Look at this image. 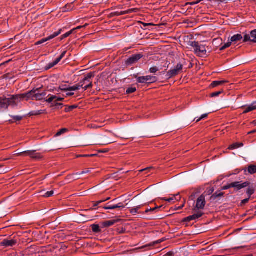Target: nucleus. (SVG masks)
I'll return each mask as SVG.
<instances>
[{
	"mask_svg": "<svg viewBox=\"0 0 256 256\" xmlns=\"http://www.w3.org/2000/svg\"><path fill=\"white\" fill-rule=\"evenodd\" d=\"M124 206L122 203H119L117 204L106 206L104 208L105 210H114L117 208H124Z\"/></svg>",
	"mask_w": 256,
	"mask_h": 256,
	"instance_id": "f3484780",
	"label": "nucleus"
},
{
	"mask_svg": "<svg viewBox=\"0 0 256 256\" xmlns=\"http://www.w3.org/2000/svg\"><path fill=\"white\" fill-rule=\"evenodd\" d=\"M244 172L246 175L248 174H253L256 173V166L250 164L248 168L244 170Z\"/></svg>",
	"mask_w": 256,
	"mask_h": 256,
	"instance_id": "dca6fc26",
	"label": "nucleus"
},
{
	"mask_svg": "<svg viewBox=\"0 0 256 256\" xmlns=\"http://www.w3.org/2000/svg\"><path fill=\"white\" fill-rule=\"evenodd\" d=\"M243 38V36L240 34H236L233 36L230 40V42L234 44H236L237 42L242 40Z\"/></svg>",
	"mask_w": 256,
	"mask_h": 256,
	"instance_id": "a211bd4d",
	"label": "nucleus"
},
{
	"mask_svg": "<svg viewBox=\"0 0 256 256\" xmlns=\"http://www.w3.org/2000/svg\"><path fill=\"white\" fill-rule=\"evenodd\" d=\"M87 26V24H85L84 25V26H78V27H76V28H74V29H75V30H79V29H80L81 28H84L86 27V26Z\"/></svg>",
	"mask_w": 256,
	"mask_h": 256,
	"instance_id": "603ef678",
	"label": "nucleus"
},
{
	"mask_svg": "<svg viewBox=\"0 0 256 256\" xmlns=\"http://www.w3.org/2000/svg\"><path fill=\"white\" fill-rule=\"evenodd\" d=\"M232 42H230V41H229L228 42L224 44V46H222L220 48V50H225L226 48H229L231 44H232Z\"/></svg>",
	"mask_w": 256,
	"mask_h": 256,
	"instance_id": "cd10ccee",
	"label": "nucleus"
},
{
	"mask_svg": "<svg viewBox=\"0 0 256 256\" xmlns=\"http://www.w3.org/2000/svg\"><path fill=\"white\" fill-rule=\"evenodd\" d=\"M222 92H223L222 90L216 92L211 94L210 96L212 97H216V96H218L220 94H222Z\"/></svg>",
	"mask_w": 256,
	"mask_h": 256,
	"instance_id": "ea45409f",
	"label": "nucleus"
},
{
	"mask_svg": "<svg viewBox=\"0 0 256 256\" xmlns=\"http://www.w3.org/2000/svg\"><path fill=\"white\" fill-rule=\"evenodd\" d=\"M184 204H183L180 207H179L178 209H180L181 208H182V207H184Z\"/></svg>",
	"mask_w": 256,
	"mask_h": 256,
	"instance_id": "e2e57ef3",
	"label": "nucleus"
},
{
	"mask_svg": "<svg viewBox=\"0 0 256 256\" xmlns=\"http://www.w3.org/2000/svg\"><path fill=\"white\" fill-rule=\"evenodd\" d=\"M243 146H244V144L242 143L236 142V143L233 144L232 145L230 146L228 148V149L230 150H234V149L242 147Z\"/></svg>",
	"mask_w": 256,
	"mask_h": 256,
	"instance_id": "5701e85b",
	"label": "nucleus"
},
{
	"mask_svg": "<svg viewBox=\"0 0 256 256\" xmlns=\"http://www.w3.org/2000/svg\"><path fill=\"white\" fill-rule=\"evenodd\" d=\"M15 121H20L22 120V117L20 116H11Z\"/></svg>",
	"mask_w": 256,
	"mask_h": 256,
	"instance_id": "79ce46f5",
	"label": "nucleus"
},
{
	"mask_svg": "<svg viewBox=\"0 0 256 256\" xmlns=\"http://www.w3.org/2000/svg\"><path fill=\"white\" fill-rule=\"evenodd\" d=\"M190 46L194 48L195 54L200 57H204L207 54L206 48L208 47L204 42H192Z\"/></svg>",
	"mask_w": 256,
	"mask_h": 256,
	"instance_id": "7ed1b4c3",
	"label": "nucleus"
},
{
	"mask_svg": "<svg viewBox=\"0 0 256 256\" xmlns=\"http://www.w3.org/2000/svg\"><path fill=\"white\" fill-rule=\"evenodd\" d=\"M158 70H159V68L156 66H154L150 68V72L152 74H154V73L156 72H158Z\"/></svg>",
	"mask_w": 256,
	"mask_h": 256,
	"instance_id": "72a5a7b5",
	"label": "nucleus"
},
{
	"mask_svg": "<svg viewBox=\"0 0 256 256\" xmlns=\"http://www.w3.org/2000/svg\"><path fill=\"white\" fill-rule=\"evenodd\" d=\"M94 154H86V155H80L78 156V157H91L94 156Z\"/></svg>",
	"mask_w": 256,
	"mask_h": 256,
	"instance_id": "09e8293b",
	"label": "nucleus"
},
{
	"mask_svg": "<svg viewBox=\"0 0 256 256\" xmlns=\"http://www.w3.org/2000/svg\"><path fill=\"white\" fill-rule=\"evenodd\" d=\"M76 108H77L76 106L72 105V106H71L66 108H65V111H66V112H70Z\"/></svg>",
	"mask_w": 256,
	"mask_h": 256,
	"instance_id": "e433bc0d",
	"label": "nucleus"
},
{
	"mask_svg": "<svg viewBox=\"0 0 256 256\" xmlns=\"http://www.w3.org/2000/svg\"><path fill=\"white\" fill-rule=\"evenodd\" d=\"M75 30V29H72L71 30L66 32L62 36L61 40H62L64 38H65L68 36H69Z\"/></svg>",
	"mask_w": 256,
	"mask_h": 256,
	"instance_id": "bb28decb",
	"label": "nucleus"
},
{
	"mask_svg": "<svg viewBox=\"0 0 256 256\" xmlns=\"http://www.w3.org/2000/svg\"><path fill=\"white\" fill-rule=\"evenodd\" d=\"M214 192V190H211V192Z\"/></svg>",
	"mask_w": 256,
	"mask_h": 256,
	"instance_id": "774afa93",
	"label": "nucleus"
},
{
	"mask_svg": "<svg viewBox=\"0 0 256 256\" xmlns=\"http://www.w3.org/2000/svg\"><path fill=\"white\" fill-rule=\"evenodd\" d=\"M150 169H151V168H147L145 169V170H150ZM144 170H142L141 171H144Z\"/></svg>",
	"mask_w": 256,
	"mask_h": 256,
	"instance_id": "680f3d73",
	"label": "nucleus"
},
{
	"mask_svg": "<svg viewBox=\"0 0 256 256\" xmlns=\"http://www.w3.org/2000/svg\"><path fill=\"white\" fill-rule=\"evenodd\" d=\"M162 200L164 201L168 202H175V201L174 200V196H172V197L170 198H162Z\"/></svg>",
	"mask_w": 256,
	"mask_h": 256,
	"instance_id": "4c0bfd02",
	"label": "nucleus"
},
{
	"mask_svg": "<svg viewBox=\"0 0 256 256\" xmlns=\"http://www.w3.org/2000/svg\"><path fill=\"white\" fill-rule=\"evenodd\" d=\"M79 82L78 84H76L72 86H70V91H75L80 90L82 87V84Z\"/></svg>",
	"mask_w": 256,
	"mask_h": 256,
	"instance_id": "412c9836",
	"label": "nucleus"
},
{
	"mask_svg": "<svg viewBox=\"0 0 256 256\" xmlns=\"http://www.w3.org/2000/svg\"><path fill=\"white\" fill-rule=\"evenodd\" d=\"M70 86L66 85H62L59 86V90L62 91H70Z\"/></svg>",
	"mask_w": 256,
	"mask_h": 256,
	"instance_id": "c85d7f7f",
	"label": "nucleus"
},
{
	"mask_svg": "<svg viewBox=\"0 0 256 256\" xmlns=\"http://www.w3.org/2000/svg\"><path fill=\"white\" fill-rule=\"evenodd\" d=\"M2 166H3V165L0 164V168H2ZM6 172H7V171H4V170L0 171V174H1L2 173H6Z\"/></svg>",
	"mask_w": 256,
	"mask_h": 256,
	"instance_id": "13d9d810",
	"label": "nucleus"
},
{
	"mask_svg": "<svg viewBox=\"0 0 256 256\" xmlns=\"http://www.w3.org/2000/svg\"><path fill=\"white\" fill-rule=\"evenodd\" d=\"M7 159H0V161H3V160H6Z\"/></svg>",
	"mask_w": 256,
	"mask_h": 256,
	"instance_id": "69168bd1",
	"label": "nucleus"
},
{
	"mask_svg": "<svg viewBox=\"0 0 256 256\" xmlns=\"http://www.w3.org/2000/svg\"><path fill=\"white\" fill-rule=\"evenodd\" d=\"M16 242V241L14 239H4L0 242V245L6 247L12 246Z\"/></svg>",
	"mask_w": 256,
	"mask_h": 256,
	"instance_id": "4468645a",
	"label": "nucleus"
},
{
	"mask_svg": "<svg viewBox=\"0 0 256 256\" xmlns=\"http://www.w3.org/2000/svg\"><path fill=\"white\" fill-rule=\"evenodd\" d=\"M62 30H59L58 32H54L53 34H51L50 36H48V37L46 38H44L42 39L41 40L37 42L36 43V45H38L42 44L49 40H50L52 39H53L54 38H56V36H58L59 34H61Z\"/></svg>",
	"mask_w": 256,
	"mask_h": 256,
	"instance_id": "6e6552de",
	"label": "nucleus"
},
{
	"mask_svg": "<svg viewBox=\"0 0 256 256\" xmlns=\"http://www.w3.org/2000/svg\"><path fill=\"white\" fill-rule=\"evenodd\" d=\"M105 202V200H100V201L97 202H96V204H94V206H96L100 204V203H102V202Z\"/></svg>",
	"mask_w": 256,
	"mask_h": 256,
	"instance_id": "3c124183",
	"label": "nucleus"
},
{
	"mask_svg": "<svg viewBox=\"0 0 256 256\" xmlns=\"http://www.w3.org/2000/svg\"><path fill=\"white\" fill-rule=\"evenodd\" d=\"M68 132V129L64 128L61 130H60L56 134V136H58L62 134L65 133L66 132Z\"/></svg>",
	"mask_w": 256,
	"mask_h": 256,
	"instance_id": "c9c22d12",
	"label": "nucleus"
},
{
	"mask_svg": "<svg viewBox=\"0 0 256 256\" xmlns=\"http://www.w3.org/2000/svg\"><path fill=\"white\" fill-rule=\"evenodd\" d=\"M136 90V88H134V87L128 88L126 90V93L128 94H132V93L134 92Z\"/></svg>",
	"mask_w": 256,
	"mask_h": 256,
	"instance_id": "c756f323",
	"label": "nucleus"
},
{
	"mask_svg": "<svg viewBox=\"0 0 256 256\" xmlns=\"http://www.w3.org/2000/svg\"><path fill=\"white\" fill-rule=\"evenodd\" d=\"M28 156L34 160H40L42 158L41 154L36 152L35 150H26V156Z\"/></svg>",
	"mask_w": 256,
	"mask_h": 256,
	"instance_id": "1a4fd4ad",
	"label": "nucleus"
},
{
	"mask_svg": "<svg viewBox=\"0 0 256 256\" xmlns=\"http://www.w3.org/2000/svg\"><path fill=\"white\" fill-rule=\"evenodd\" d=\"M88 84L84 85L83 86L82 88H83L84 90L85 91L88 88H92L93 86L92 82H88Z\"/></svg>",
	"mask_w": 256,
	"mask_h": 256,
	"instance_id": "f704fd0d",
	"label": "nucleus"
},
{
	"mask_svg": "<svg viewBox=\"0 0 256 256\" xmlns=\"http://www.w3.org/2000/svg\"><path fill=\"white\" fill-rule=\"evenodd\" d=\"M161 207L162 206H159V207L157 206V207H155L154 208H146L144 212V213L146 214L150 212H154L156 210L160 209Z\"/></svg>",
	"mask_w": 256,
	"mask_h": 256,
	"instance_id": "7c9ffc66",
	"label": "nucleus"
},
{
	"mask_svg": "<svg viewBox=\"0 0 256 256\" xmlns=\"http://www.w3.org/2000/svg\"><path fill=\"white\" fill-rule=\"evenodd\" d=\"M256 102H254L250 105L248 106H244L242 107V108L244 110L243 112V114H246L251 111L254 110H256Z\"/></svg>",
	"mask_w": 256,
	"mask_h": 256,
	"instance_id": "2eb2a0df",
	"label": "nucleus"
},
{
	"mask_svg": "<svg viewBox=\"0 0 256 256\" xmlns=\"http://www.w3.org/2000/svg\"><path fill=\"white\" fill-rule=\"evenodd\" d=\"M94 76V74L93 72L88 73L86 76H85L84 78L80 80V82L82 84V86L84 85L88 84V82H92L91 78Z\"/></svg>",
	"mask_w": 256,
	"mask_h": 256,
	"instance_id": "ddd939ff",
	"label": "nucleus"
},
{
	"mask_svg": "<svg viewBox=\"0 0 256 256\" xmlns=\"http://www.w3.org/2000/svg\"><path fill=\"white\" fill-rule=\"evenodd\" d=\"M54 194V192L53 190L47 192L46 193H45L43 195L46 198H48L50 196H52Z\"/></svg>",
	"mask_w": 256,
	"mask_h": 256,
	"instance_id": "58836bf2",
	"label": "nucleus"
},
{
	"mask_svg": "<svg viewBox=\"0 0 256 256\" xmlns=\"http://www.w3.org/2000/svg\"><path fill=\"white\" fill-rule=\"evenodd\" d=\"M2 102V98L0 97V110L3 108Z\"/></svg>",
	"mask_w": 256,
	"mask_h": 256,
	"instance_id": "8fccbe9b",
	"label": "nucleus"
},
{
	"mask_svg": "<svg viewBox=\"0 0 256 256\" xmlns=\"http://www.w3.org/2000/svg\"><path fill=\"white\" fill-rule=\"evenodd\" d=\"M182 69V65L181 64H178L175 68L169 70L167 73V76L170 78L177 75L179 72Z\"/></svg>",
	"mask_w": 256,
	"mask_h": 256,
	"instance_id": "0eeeda50",
	"label": "nucleus"
},
{
	"mask_svg": "<svg viewBox=\"0 0 256 256\" xmlns=\"http://www.w3.org/2000/svg\"><path fill=\"white\" fill-rule=\"evenodd\" d=\"M249 199H250V198H246V199L242 200L241 202V204H244L248 202L249 201Z\"/></svg>",
	"mask_w": 256,
	"mask_h": 256,
	"instance_id": "de8ad7c7",
	"label": "nucleus"
},
{
	"mask_svg": "<svg viewBox=\"0 0 256 256\" xmlns=\"http://www.w3.org/2000/svg\"><path fill=\"white\" fill-rule=\"evenodd\" d=\"M109 199H110V198H107V199H106V200H105V201H106V200H109Z\"/></svg>",
	"mask_w": 256,
	"mask_h": 256,
	"instance_id": "338daca9",
	"label": "nucleus"
},
{
	"mask_svg": "<svg viewBox=\"0 0 256 256\" xmlns=\"http://www.w3.org/2000/svg\"><path fill=\"white\" fill-rule=\"evenodd\" d=\"M56 106H62V104H60V103H56Z\"/></svg>",
	"mask_w": 256,
	"mask_h": 256,
	"instance_id": "052dcab7",
	"label": "nucleus"
},
{
	"mask_svg": "<svg viewBox=\"0 0 256 256\" xmlns=\"http://www.w3.org/2000/svg\"><path fill=\"white\" fill-rule=\"evenodd\" d=\"M244 42H252L256 43V29L250 32V34L244 33Z\"/></svg>",
	"mask_w": 256,
	"mask_h": 256,
	"instance_id": "423d86ee",
	"label": "nucleus"
},
{
	"mask_svg": "<svg viewBox=\"0 0 256 256\" xmlns=\"http://www.w3.org/2000/svg\"><path fill=\"white\" fill-rule=\"evenodd\" d=\"M66 53V51L63 52L60 54V56L58 58H56L54 62L49 63L47 66V69L51 68H52L56 65L65 56Z\"/></svg>",
	"mask_w": 256,
	"mask_h": 256,
	"instance_id": "f8f14e48",
	"label": "nucleus"
},
{
	"mask_svg": "<svg viewBox=\"0 0 256 256\" xmlns=\"http://www.w3.org/2000/svg\"><path fill=\"white\" fill-rule=\"evenodd\" d=\"M223 83H224V81H214L212 82V87H216L222 84Z\"/></svg>",
	"mask_w": 256,
	"mask_h": 256,
	"instance_id": "2f4dec72",
	"label": "nucleus"
},
{
	"mask_svg": "<svg viewBox=\"0 0 256 256\" xmlns=\"http://www.w3.org/2000/svg\"><path fill=\"white\" fill-rule=\"evenodd\" d=\"M148 25H151V24H144V26H148Z\"/></svg>",
	"mask_w": 256,
	"mask_h": 256,
	"instance_id": "0e129e2a",
	"label": "nucleus"
},
{
	"mask_svg": "<svg viewBox=\"0 0 256 256\" xmlns=\"http://www.w3.org/2000/svg\"><path fill=\"white\" fill-rule=\"evenodd\" d=\"M73 95H74V92H68L66 94L67 96H72Z\"/></svg>",
	"mask_w": 256,
	"mask_h": 256,
	"instance_id": "5fc2aeb1",
	"label": "nucleus"
},
{
	"mask_svg": "<svg viewBox=\"0 0 256 256\" xmlns=\"http://www.w3.org/2000/svg\"><path fill=\"white\" fill-rule=\"evenodd\" d=\"M248 184L249 183L248 182H244L242 183L240 182H236L231 183V186L235 188L237 190H238L248 186Z\"/></svg>",
	"mask_w": 256,
	"mask_h": 256,
	"instance_id": "9d476101",
	"label": "nucleus"
},
{
	"mask_svg": "<svg viewBox=\"0 0 256 256\" xmlns=\"http://www.w3.org/2000/svg\"><path fill=\"white\" fill-rule=\"evenodd\" d=\"M207 116H208V114H203L200 118H194V121H196V122H198L200 121L201 120H203L204 118H206Z\"/></svg>",
	"mask_w": 256,
	"mask_h": 256,
	"instance_id": "a878e982",
	"label": "nucleus"
},
{
	"mask_svg": "<svg viewBox=\"0 0 256 256\" xmlns=\"http://www.w3.org/2000/svg\"><path fill=\"white\" fill-rule=\"evenodd\" d=\"M252 124L253 125H254V126H256V120H255L253 121V122H252Z\"/></svg>",
	"mask_w": 256,
	"mask_h": 256,
	"instance_id": "bf43d9fd",
	"label": "nucleus"
},
{
	"mask_svg": "<svg viewBox=\"0 0 256 256\" xmlns=\"http://www.w3.org/2000/svg\"><path fill=\"white\" fill-rule=\"evenodd\" d=\"M90 168H88L86 170H83L82 172H80V173H76V175H77V174L81 175V174H87L90 172Z\"/></svg>",
	"mask_w": 256,
	"mask_h": 256,
	"instance_id": "c03bdc74",
	"label": "nucleus"
},
{
	"mask_svg": "<svg viewBox=\"0 0 256 256\" xmlns=\"http://www.w3.org/2000/svg\"><path fill=\"white\" fill-rule=\"evenodd\" d=\"M42 110H38V112H34V114H42Z\"/></svg>",
	"mask_w": 256,
	"mask_h": 256,
	"instance_id": "6e6d98bb",
	"label": "nucleus"
},
{
	"mask_svg": "<svg viewBox=\"0 0 256 256\" xmlns=\"http://www.w3.org/2000/svg\"><path fill=\"white\" fill-rule=\"evenodd\" d=\"M46 95V92H40L38 89H33L31 91L24 94L26 100L32 99L36 100H45Z\"/></svg>",
	"mask_w": 256,
	"mask_h": 256,
	"instance_id": "20e7f679",
	"label": "nucleus"
},
{
	"mask_svg": "<svg viewBox=\"0 0 256 256\" xmlns=\"http://www.w3.org/2000/svg\"><path fill=\"white\" fill-rule=\"evenodd\" d=\"M142 206H143V205L141 204V205H139V206L132 208L130 210V212L133 215H135L136 214H140V210L142 208Z\"/></svg>",
	"mask_w": 256,
	"mask_h": 256,
	"instance_id": "aec40b11",
	"label": "nucleus"
},
{
	"mask_svg": "<svg viewBox=\"0 0 256 256\" xmlns=\"http://www.w3.org/2000/svg\"><path fill=\"white\" fill-rule=\"evenodd\" d=\"M173 254H174V253L172 252H168V253H166L165 254V256H172Z\"/></svg>",
	"mask_w": 256,
	"mask_h": 256,
	"instance_id": "864d4df0",
	"label": "nucleus"
},
{
	"mask_svg": "<svg viewBox=\"0 0 256 256\" xmlns=\"http://www.w3.org/2000/svg\"><path fill=\"white\" fill-rule=\"evenodd\" d=\"M224 196V193L221 192L220 191L216 192L214 194H212L211 196V200H215L216 198L219 197H222Z\"/></svg>",
	"mask_w": 256,
	"mask_h": 256,
	"instance_id": "b1692460",
	"label": "nucleus"
},
{
	"mask_svg": "<svg viewBox=\"0 0 256 256\" xmlns=\"http://www.w3.org/2000/svg\"><path fill=\"white\" fill-rule=\"evenodd\" d=\"M91 228L92 232L95 233H98L101 232V230L98 224H92Z\"/></svg>",
	"mask_w": 256,
	"mask_h": 256,
	"instance_id": "393cba45",
	"label": "nucleus"
},
{
	"mask_svg": "<svg viewBox=\"0 0 256 256\" xmlns=\"http://www.w3.org/2000/svg\"><path fill=\"white\" fill-rule=\"evenodd\" d=\"M24 98H26L24 94L12 95L9 98H2L3 108L6 109L9 106H16Z\"/></svg>",
	"mask_w": 256,
	"mask_h": 256,
	"instance_id": "f03ea898",
	"label": "nucleus"
},
{
	"mask_svg": "<svg viewBox=\"0 0 256 256\" xmlns=\"http://www.w3.org/2000/svg\"><path fill=\"white\" fill-rule=\"evenodd\" d=\"M114 224V222L113 220H108L102 222L101 223V226L102 228H107L112 226Z\"/></svg>",
	"mask_w": 256,
	"mask_h": 256,
	"instance_id": "4be33fe9",
	"label": "nucleus"
},
{
	"mask_svg": "<svg viewBox=\"0 0 256 256\" xmlns=\"http://www.w3.org/2000/svg\"><path fill=\"white\" fill-rule=\"evenodd\" d=\"M255 132H256V130L248 132V134H254Z\"/></svg>",
	"mask_w": 256,
	"mask_h": 256,
	"instance_id": "4d7b16f0",
	"label": "nucleus"
},
{
	"mask_svg": "<svg viewBox=\"0 0 256 256\" xmlns=\"http://www.w3.org/2000/svg\"><path fill=\"white\" fill-rule=\"evenodd\" d=\"M201 1H202V0H199L196 1V2H187V3L186 4V6H188V5L194 6V5L198 4Z\"/></svg>",
	"mask_w": 256,
	"mask_h": 256,
	"instance_id": "a19ab883",
	"label": "nucleus"
},
{
	"mask_svg": "<svg viewBox=\"0 0 256 256\" xmlns=\"http://www.w3.org/2000/svg\"><path fill=\"white\" fill-rule=\"evenodd\" d=\"M232 188V186H231V183L226 185V186H224L222 188V190H228V189H229L230 188Z\"/></svg>",
	"mask_w": 256,
	"mask_h": 256,
	"instance_id": "49530a36",
	"label": "nucleus"
},
{
	"mask_svg": "<svg viewBox=\"0 0 256 256\" xmlns=\"http://www.w3.org/2000/svg\"><path fill=\"white\" fill-rule=\"evenodd\" d=\"M50 96L48 99L46 100V101L48 103L52 102L54 100L56 101H62L64 100L63 98L58 97L56 96L51 95Z\"/></svg>",
	"mask_w": 256,
	"mask_h": 256,
	"instance_id": "6ab92c4d",
	"label": "nucleus"
},
{
	"mask_svg": "<svg viewBox=\"0 0 256 256\" xmlns=\"http://www.w3.org/2000/svg\"><path fill=\"white\" fill-rule=\"evenodd\" d=\"M174 197V201H178L181 199V197L179 194L173 196Z\"/></svg>",
	"mask_w": 256,
	"mask_h": 256,
	"instance_id": "a18cd8bd",
	"label": "nucleus"
},
{
	"mask_svg": "<svg viewBox=\"0 0 256 256\" xmlns=\"http://www.w3.org/2000/svg\"><path fill=\"white\" fill-rule=\"evenodd\" d=\"M142 56L140 54H137L132 55V56L126 60V64H132L140 60Z\"/></svg>",
	"mask_w": 256,
	"mask_h": 256,
	"instance_id": "9b49d317",
	"label": "nucleus"
},
{
	"mask_svg": "<svg viewBox=\"0 0 256 256\" xmlns=\"http://www.w3.org/2000/svg\"><path fill=\"white\" fill-rule=\"evenodd\" d=\"M206 204V198L204 194L200 196L196 201L195 204L192 208L193 214L186 218V220L190 222L200 218L203 214V210Z\"/></svg>",
	"mask_w": 256,
	"mask_h": 256,
	"instance_id": "f257e3e1",
	"label": "nucleus"
},
{
	"mask_svg": "<svg viewBox=\"0 0 256 256\" xmlns=\"http://www.w3.org/2000/svg\"><path fill=\"white\" fill-rule=\"evenodd\" d=\"M255 190L254 188H249L246 192L247 194L249 196V198L254 193Z\"/></svg>",
	"mask_w": 256,
	"mask_h": 256,
	"instance_id": "473e14b6",
	"label": "nucleus"
},
{
	"mask_svg": "<svg viewBox=\"0 0 256 256\" xmlns=\"http://www.w3.org/2000/svg\"><path fill=\"white\" fill-rule=\"evenodd\" d=\"M14 154L16 156H26V151L20 152L15 153Z\"/></svg>",
	"mask_w": 256,
	"mask_h": 256,
	"instance_id": "37998d69",
	"label": "nucleus"
},
{
	"mask_svg": "<svg viewBox=\"0 0 256 256\" xmlns=\"http://www.w3.org/2000/svg\"><path fill=\"white\" fill-rule=\"evenodd\" d=\"M136 80L138 83L150 84L156 82L157 80V78L156 76H146L138 77Z\"/></svg>",
	"mask_w": 256,
	"mask_h": 256,
	"instance_id": "39448f33",
	"label": "nucleus"
}]
</instances>
